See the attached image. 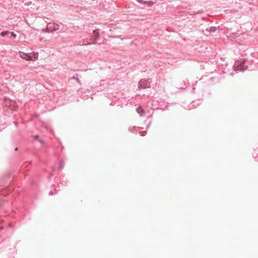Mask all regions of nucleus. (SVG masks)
I'll return each mask as SVG.
<instances>
[{"label":"nucleus","instance_id":"nucleus-3","mask_svg":"<svg viewBox=\"0 0 258 258\" xmlns=\"http://www.w3.org/2000/svg\"><path fill=\"white\" fill-rule=\"evenodd\" d=\"M48 32H51L59 29V25L54 23H49L46 28Z\"/></svg>","mask_w":258,"mask_h":258},{"label":"nucleus","instance_id":"nucleus-2","mask_svg":"<svg viewBox=\"0 0 258 258\" xmlns=\"http://www.w3.org/2000/svg\"><path fill=\"white\" fill-rule=\"evenodd\" d=\"M99 36V30H95L93 31V34L91 36L90 40L91 42L88 43H85V41L83 42L84 45L95 44L96 43V40Z\"/></svg>","mask_w":258,"mask_h":258},{"label":"nucleus","instance_id":"nucleus-1","mask_svg":"<svg viewBox=\"0 0 258 258\" xmlns=\"http://www.w3.org/2000/svg\"><path fill=\"white\" fill-rule=\"evenodd\" d=\"M19 56L27 61H35L38 57V52H32L31 53H25L22 51L19 52Z\"/></svg>","mask_w":258,"mask_h":258},{"label":"nucleus","instance_id":"nucleus-5","mask_svg":"<svg viewBox=\"0 0 258 258\" xmlns=\"http://www.w3.org/2000/svg\"><path fill=\"white\" fill-rule=\"evenodd\" d=\"M149 83L146 80H141L139 83V87L140 88H146L149 87Z\"/></svg>","mask_w":258,"mask_h":258},{"label":"nucleus","instance_id":"nucleus-6","mask_svg":"<svg viewBox=\"0 0 258 258\" xmlns=\"http://www.w3.org/2000/svg\"><path fill=\"white\" fill-rule=\"evenodd\" d=\"M10 33L9 31H4V32H2L1 33V35L2 36H5L6 35H7L8 34H9Z\"/></svg>","mask_w":258,"mask_h":258},{"label":"nucleus","instance_id":"nucleus-7","mask_svg":"<svg viewBox=\"0 0 258 258\" xmlns=\"http://www.w3.org/2000/svg\"><path fill=\"white\" fill-rule=\"evenodd\" d=\"M11 35L14 38H15L16 37V34L13 32H11Z\"/></svg>","mask_w":258,"mask_h":258},{"label":"nucleus","instance_id":"nucleus-4","mask_svg":"<svg viewBox=\"0 0 258 258\" xmlns=\"http://www.w3.org/2000/svg\"><path fill=\"white\" fill-rule=\"evenodd\" d=\"M245 61L246 59H244L237 60L235 62V67L238 70H245L246 68H244L242 66L245 63Z\"/></svg>","mask_w":258,"mask_h":258}]
</instances>
